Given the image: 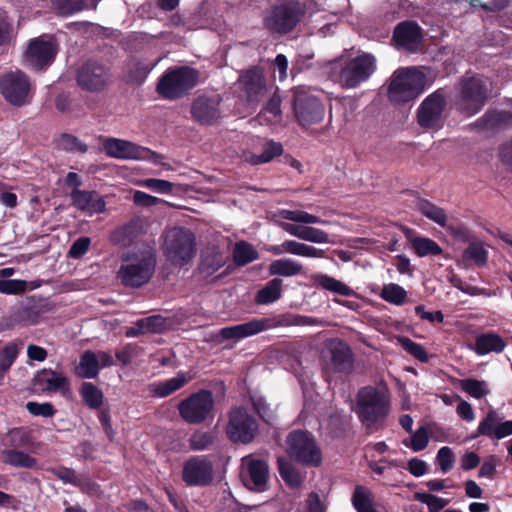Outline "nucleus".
Segmentation results:
<instances>
[{
	"mask_svg": "<svg viewBox=\"0 0 512 512\" xmlns=\"http://www.w3.org/2000/svg\"><path fill=\"white\" fill-rule=\"evenodd\" d=\"M355 413L368 434L385 427L390 413L389 396L373 386L359 389L356 395Z\"/></svg>",
	"mask_w": 512,
	"mask_h": 512,
	"instance_id": "obj_1",
	"label": "nucleus"
},
{
	"mask_svg": "<svg viewBox=\"0 0 512 512\" xmlns=\"http://www.w3.org/2000/svg\"><path fill=\"white\" fill-rule=\"evenodd\" d=\"M317 320L309 316L302 315H278L272 317L253 318L245 323L221 328L218 336L222 340L240 341L244 338L254 336L263 331L286 326H311L315 325Z\"/></svg>",
	"mask_w": 512,
	"mask_h": 512,
	"instance_id": "obj_2",
	"label": "nucleus"
},
{
	"mask_svg": "<svg viewBox=\"0 0 512 512\" xmlns=\"http://www.w3.org/2000/svg\"><path fill=\"white\" fill-rule=\"evenodd\" d=\"M306 13L304 0H282L266 10L263 27L272 35L284 36L297 28Z\"/></svg>",
	"mask_w": 512,
	"mask_h": 512,
	"instance_id": "obj_3",
	"label": "nucleus"
},
{
	"mask_svg": "<svg viewBox=\"0 0 512 512\" xmlns=\"http://www.w3.org/2000/svg\"><path fill=\"white\" fill-rule=\"evenodd\" d=\"M199 72L189 66L169 67L159 78L156 92L166 100H177L198 83Z\"/></svg>",
	"mask_w": 512,
	"mask_h": 512,
	"instance_id": "obj_4",
	"label": "nucleus"
},
{
	"mask_svg": "<svg viewBox=\"0 0 512 512\" xmlns=\"http://www.w3.org/2000/svg\"><path fill=\"white\" fill-rule=\"evenodd\" d=\"M492 92V82L488 77L473 75L460 81L457 109L466 116H473L485 106Z\"/></svg>",
	"mask_w": 512,
	"mask_h": 512,
	"instance_id": "obj_5",
	"label": "nucleus"
},
{
	"mask_svg": "<svg viewBox=\"0 0 512 512\" xmlns=\"http://www.w3.org/2000/svg\"><path fill=\"white\" fill-rule=\"evenodd\" d=\"M196 250V237L190 229L174 227L165 234L163 252L173 266L183 267L190 263Z\"/></svg>",
	"mask_w": 512,
	"mask_h": 512,
	"instance_id": "obj_6",
	"label": "nucleus"
},
{
	"mask_svg": "<svg viewBox=\"0 0 512 512\" xmlns=\"http://www.w3.org/2000/svg\"><path fill=\"white\" fill-rule=\"evenodd\" d=\"M425 75L415 68L396 70L387 89L388 99L395 104L407 103L423 91Z\"/></svg>",
	"mask_w": 512,
	"mask_h": 512,
	"instance_id": "obj_7",
	"label": "nucleus"
},
{
	"mask_svg": "<svg viewBox=\"0 0 512 512\" xmlns=\"http://www.w3.org/2000/svg\"><path fill=\"white\" fill-rule=\"evenodd\" d=\"M289 457L306 467H319L322 463V451L316 439L304 430H293L286 438Z\"/></svg>",
	"mask_w": 512,
	"mask_h": 512,
	"instance_id": "obj_8",
	"label": "nucleus"
},
{
	"mask_svg": "<svg viewBox=\"0 0 512 512\" xmlns=\"http://www.w3.org/2000/svg\"><path fill=\"white\" fill-rule=\"evenodd\" d=\"M228 439L237 444H250L259 432L256 418L243 406L232 408L228 413L225 429Z\"/></svg>",
	"mask_w": 512,
	"mask_h": 512,
	"instance_id": "obj_9",
	"label": "nucleus"
},
{
	"mask_svg": "<svg viewBox=\"0 0 512 512\" xmlns=\"http://www.w3.org/2000/svg\"><path fill=\"white\" fill-rule=\"evenodd\" d=\"M213 409V393L207 389L191 393L177 404V410L181 419L192 425L205 422L212 414Z\"/></svg>",
	"mask_w": 512,
	"mask_h": 512,
	"instance_id": "obj_10",
	"label": "nucleus"
},
{
	"mask_svg": "<svg viewBox=\"0 0 512 512\" xmlns=\"http://www.w3.org/2000/svg\"><path fill=\"white\" fill-rule=\"evenodd\" d=\"M292 108L302 127L321 122L325 114L324 105L319 98L302 87L293 90Z\"/></svg>",
	"mask_w": 512,
	"mask_h": 512,
	"instance_id": "obj_11",
	"label": "nucleus"
},
{
	"mask_svg": "<svg viewBox=\"0 0 512 512\" xmlns=\"http://www.w3.org/2000/svg\"><path fill=\"white\" fill-rule=\"evenodd\" d=\"M376 59L369 53L358 55L341 68L340 83L345 88H356L366 82L376 71Z\"/></svg>",
	"mask_w": 512,
	"mask_h": 512,
	"instance_id": "obj_12",
	"label": "nucleus"
},
{
	"mask_svg": "<svg viewBox=\"0 0 512 512\" xmlns=\"http://www.w3.org/2000/svg\"><path fill=\"white\" fill-rule=\"evenodd\" d=\"M57 54L56 40L47 34L32 39L24 54L27 66L38 70L50 65Z\"/></svg>",
	"mask_w": 512,
	"mask_h": 512,
	"instance_id": "obj_13",
	"label": "nucleus"
},
{
	"mask_svg": "<svg viewBox=\"0 0 512 512\" xmlns=\"http://www.w3.org/2000/svg\"><path fill=\"white\" fill-rule=\"evenodd\" d=\"M0 90L10 104L23 106L30 101V82L21 71H12L0 78Z\"/></svg>",
	"mask_w": 512,
	"mask_h": 512,
	"instance_id": "obj_14",
	"label": "nucleus"
},
{
	"mask_svg": "<svg viewBox=\"0 0 512 512\" xmlns=\"http://www.w3.org/2000/svg\"><path fill=\"white\" fill-rule=\"evenodd\" d=\"M156 267V254L149 245H143L139 254L130 255V287H141L152 278Z\"/></svg>",
	"mask_w": 512,
	"mask_h": 512,
	"instance_id": "obj_15",
	"label": "nucleus"
},
{
	"mask_svg": "<svg viewBox=\"0 0 512 512\" xmlns=\"http://www.w3.org/2000/svg\"><path fill=\"white\" fill-rule=\"evenodd\" d=\"M214 478L213 463L207 456H192L183 466L182 480L187 486H209Z\"/></svg>",
	"mask_w": 512,
	"mask_h": 512,
	"instance_id": "obj_16",
	"label": "nucleus"
},
{
	"mask_svg": "<svg viewBox=\"0 0 512 512\" xmlns=\"http://www.w3.org/2000/svg\"><path fill=\"white\" fill-rule=\"evenodd\" d=\"M395 46L408 52H416L423 40V30L414 20L399 22L393 31Z\"/></svg>",
	"mask_w": 512,
	"mask_h": 512,
	"instance_id": "obj_17",
	"label": "nucleus"
},
{
	"mask_svg": "<svg viewBox=\"0 0 512 512\" xmlns=\"http://www.w3.org/2000/svg\"><path fill=\"white\" fill-rule=\"evenodd\" d=\"M113 364V358L104 351L87 350L80 356L78 365L75 367V374L82 379H94L100 370Z\"/></svg>",
	"mask_w": 512,
	"mask_h": 512,
	"instance_id": "obj_18",
	"label": "nucleus"
},
{
	"mask_svg": "<svg viewBox=\"0 0 512 512\" xmlns=\"http://www.w3.org/2000/svg\"><path fill=\"white\" fill-rule=\"evenodd\" d=\"M471 127L487 135H495L512 128V112L490 109L478 118Z\"/></svg>",
	"mask_w": 512,
	"mask_h": 512,
	"instance_id": "obj_19",
	"label": "nucleus"
},
{
	"mask_svg": "<svg viewBox=\"0 0 512 512\" xmlns=\"http://www.w3.org/2000/svg\"><path fill=\"white\" fill-rule=\"evenodd\" d=\"M445 105V97L439 91L430 94L424 99L418 109V124L423 128H434L437 126Z\"/></svg>",
	"mask_w": 512,
	"mask_h": 512,
	"instance_id": "obj_20",
	"label": "nucleus"
},
{
	"mask_svg": "<svg viewBox=\"0 0 512 512\" xmlns=\"http://www.w3.org/2000/svg\"><path fill=\"white\" fill-rule=\"evenodd\" d=\"M502 421V417L493 409L479 422L473 438L486 436L491 439H503L512 435V420Z\"/></svg>",
	"mask_w": 512,
	"mask_h": 512,
	"instance_id": "obj_21",
	"label": "nucleus"
},
{
	"mask_svg": "<svg viewBox=\"0 0 512 512\" xmlns=\"http://www.w3.org/2000/svg\"><path fill=\"white\" fill-rule=\"evenodd\" d=\"M239 82L249 103L259 102L265 95L267 84L263 69L253 66L239 76Z\"/></svg>",
	"mask_w": 512,
	"mask_h": 512,
	"instance_id": "obj_22",
	"label": "nucleus"
},
{
	"mask_svg": "<svg viewBox=\"0 0 512 512\" xmlns=\"http://www.w3.org/2000/svg\"><path fill=\"white\" fill-rule=\"evenodd\" d=\"M35 381L48 393H59L65 398H69L72 394L70 380L61 371L42 369L36 374Z\"/></svg>",
	"mask_w": 512,
	"mask_h": 512,
	"instance_id": "obj_23",
	"label": "nucleus"
},
{
	"mask_svg": "<svg viewBox=\"0 0 512 512\" xmlns=\"http://www.w3.org/2000/svg\"><path fill=\"white\" fill-rule=\"evenodd\" d=\"M70 197L72 205L86 216L103 213L106 209L103 197L96 191L72 189Z\"/></svg>",
	"mask_w": 512,
	"mask_h": 512,
	"instance_id": "obj_24",
	"label": "nucleus"
},
{
	"mask_svg": "<svg viewBox=\"0 0 512 512\" xmlns=\"http://www.w3.org/2000/svg\"><path fill=\"white\" fill-rule=\"evenodd\" d=\"M220 101L205 96L197 97L191 105V114L201 125H212L220 118Z\"/></svg>",
	"mask_w": 512,
	"mask_h": 512,
	"instance_id": "obj_25",
	"label": "nucleus"
},
{
	"mask_svg": "<svg viewBox=\"0 0 512 512\" xmlns=\"http://www.w3.org/2000/svg\"><path fill=\"white\" fill-rule=\"evenodd\" d=\"M78 85L87 91H98L106 83V72L103 66L95 62L85 63L78 71Z\"/></svg>",
	"mask_w": 512,
	"mask_h": 512,
	"instance_id": "obj_26",
	"label": "nucleus"
},
{
	"mask_svg": "<svg viewBox=\"0 0 512 512\" xmlns=\"http://www.w3.org/2000/svg\"><path fill=\"white\" fill-rule=\"evenodd\" d=\"M330 355L333 372L348 374L352 371L354 364L353 352L343 340H337L331 345Z\"/></svg>",
	"mask_w": 512,
	"mask_h": 512,
	"instance_id": "obj_27",
	"label": "nucleus"
},
{
	"mask_svg": "<svg viewBox=\"0 0 512 512\" xmlns=\"http://www.w3.org/2000/svg\"><path fill=\"white\" fill-rule=\"evenodd\" d=\"M268 251L277 256L289 253L308 258H323L325 255L324 250L295 240H285L280 245H272L268 248Z\"/></svg>",
	"mask_w": 512,
	"mask_h": 512,
	"instance_id": "obj_28",
	"label": "nucleus"
},
{
	"mask_svg": "<svg viewBox=\"0 0 512 512\" xmlns=\"http://www.w3.org/2000/svg\"><path fill=\"white\" fill-rule=\"evenodd\" d=\"M192 379L193 376L190 372L179 371L173 378L163 382L153 383L151 385V392L155 397L164 398L180 390Z\"/></svg>",
	"mask_w": 512,
	"mask_h": 512,
	"instance_id": "obj_29",
	"label": "nucleus"
},
{
	"mask_svg": "<svg viewBox=\"0 0 512 512\" xmlns=\"http://www.w3.org/2000/svg\"><path fill=\"white\" fill-rule=\"evenodd\" d=\"M226 263L223 252L216 247L207 249L202 255L198 270L205 277L212 276Z\"/></svg>",
	"mask_w": 512,
	"mask_h": 512,
	"instance_id": "obj_30",
	"label": "nucleus"
},
{
	"mask_svg": "<svg viewBox=\"0 0 512 512\" xmlns=\"http://www.w3.org/2000/svg\"><path fill=\"white\" fill-rule=\"evenodd\" d=\"M505 347L504 339L493 332L480 334L475 340V352L481 356L491 352L501 353Z\"/></svg>",
	"mask_w": 512,
	"mask_h": 512,
	"instance_id": "obj_31",
	"label": "nucleus"
},
{
	"mask_svg": "<svg viewBox=\"0 0 512 512\" xmlns=\"http://www.w3.org/2000/svg\"><path fill=\"white\" fill-rule=\"evenodd\" d=\"M1 460L4 464L16 468L36 469L38 461L30 454L18 449H2Z\"/></svg>",
	"mask_w": 512,
	"mask_h": 512,
	"instance_id": "obj_32",
	"label": "nucleus"
},
{
	"mask_svg": "<svg viewBox=\"0 0 512 512\" xmlns=\"http://www.w3.org/2000/svg\"><path fill=\"white\" fill-rule=\"evenodd\" d=\"M23 348V341L15 340L0 349V385Z\"/></svg>",
	"mask_w": 512,
	"mask_h": 512,
	"instance_id": "obj_33",
	"label": "nucleus"
},
{
	"mask_svg": "<svg viewBox=\"0 0 512 512\" xmlns=\"http://www.w3.org/2000/svg\"><path fill=\"white\" fill-rule=\"evenodd\" d=\"M248 473L254 488L259 491H265L269 477V465L263 459H252L248 463Z\"/></svg>",
	"mask_w": 512,
	"mask_h": 512,
	"instance_id": "obj_34",
	"label": "nucleus"
},
{
	"mask_svg": "<svg viewBox=\"0 0 512 512\" xmlns=\"http://www.w3.org/2000/svg\"><path fill=\"white\" fill-rule=\"evenodd\" d=\"M166 329V320L161 315H152L136 321L134 327H130V336L144 333H160Z\"/></svg>",
	"mask_w": 512,
	"mask_h": 512,
	"instance_id": "obj_35",
	"label": "nucleus"
},
{
	"mask_svg": "<svg viewBox=\"0 0 512 512\" xmlns=\"http://www.w3.org/2000/svg\"><path fill=\"white\" fill-rule=\"evenodd\" d=\"M303 266L290 258L277 259L269 264L268 272L271 276L291 277L301 274Z\"/></svg>",
	"mask_w": 512,
	"mask_h": 512,
	"instance_id": "obj_36",
	"label": "nucleus"
},
{
	"mask_svg": "<svg viewBox=\"0 0 512 512\" xmlns=\"http://www.w3.org/2000/svg\"><path fill=\"white\" fill-rule=\"evenodd\" d=\"M283 281L280 278H273L255 295V302L258 305L274 303L281 297Z\"/></svg>",
	"mask_w": 512,
	"mask_h": 512,
	"instance_id": "obj_37",
	"label": "nucleus"
},
{
	"mask_svg": "<svg viewBox=\"0 0 512 512\" xmlns=\"http://www.w3.org/2000/svg\"><path fill=\"white\" fill-rule=\"evenodd\" d=\"M415 206L417 210L426 218L442 227L446 225L447 215L443 208L423 198H418Z\"/></svg>",
	"mask_w": 512,
	"mask_h": 512,
	"instance_id": "obj_38",
	"label": "nucleus"
},
{
	"mask_svg": "<svg viewBox=\"0 0 512 512\" xmlns=\"http://www.w3.org/2000/svg\"><path fill=\"white\" fill-rule=\"evenodd\" d=\"M411 246L418 257L439 256L443 253L440 245L428 237H415L411 240Z\"/></svg>",
	"mask_w": 512,
	"mask_h": 512,
	"instance_id": "obj_39",
	"label": "nucleus"
},
{
	"mask_svg": "<svg viewBox=\"0 0 512 512\" xmlns=\"http://www.w3.org/2000/svg\"><path fill=\"white\" fill-rule=\"evenodd\" d=\"M259 258L258 251L248 242L240 241L235 244L233 261L236 266H245Z\"/></svg>",
	"mask_w": 512,
	"mask_h": 512,
	"instance_id": "obj_40",
	"label": "nucleus"
},
{
	"mask_svg": "<svg viewBox=\"0 0 512 512\" xmlns=\"http://www.w3.org/2000/svg\"><path fill=\"white\" fill-rule=\"evenodd\" d=\"M278 472L283 481L291 488H298L302 484V477L297 469L284 457L277 459Z\"/></svg>",
	"mask_w": 512,
	"mask_h": 512,
	"instance_id": "obj_41",
	"label": "nucleus"
},
{
	"mask_svg": "<svg viewBox=\"0 0 512 512\" xmlns=\"http://www.w3.org/2000/svg\"><path fill=\"white\" fill-rule=\"evenodd\" d=\"M30 443V433L25 428L11 429L2 439L4 449H18L28 446Z\"/></svg>",
	"mask_w": 512,
	"mask_h": 512,
	"instance_id": "obj_42",
	"label": "nucleus"
},
{
	"mask_svg": "<svg viewBox=\"0 0 512 512\" xmlns=\"http://www.w3.org/2000/svg\"><path fill=\"white\" fill-rule=\"evenodd\" d=\"M83 402L91 409L99 408L103 403V393L93 383L84 382L80 387Z\"/></svg>",
	"mask_w": 512,
	"mask_h": 512,
	"instance_id": "obj_43",
	"label": "nucleus"
},
{
	"mask_svg": "<svg viewBox=\"0 0 512 512\" xmlns=\"http://www.w3.org/2000/svg\"><path fill=\"white\" fill-rule=\"evenodd\" d=\"M317 280L319 285L325 290L347 297L354 294V291L345 283L327 274H320Z\"/></svg>",
	"mask_w": 512,
	"mask_h": 512,
	"instance_id": "obj_44",
	"label": "nucleus"
},
{
	"mask_svg": "<svg viewBox=\"0 0 512 512\" xmlns=\"http://www.w3.org/2000/svg\"><path fill=\"white\" fill-rule=\"evenodd\" d=\"M429 440V428L427 426H421L412 434L410 438L404 439L403 444L414 452H419L428 446Z\"/></svg>",
	"mask_w": 512,
	"mask_h": 512,
	"instance_id": "obj_45",
	"label": "nucleus"
},
{
	"mask_svg": "<svg viewBox=\"0 0 512 512\" xmlns=\"http://www.w3.org/2000/svg\"><path fill=\"white\" fill-rule=\"evenodd\" d=\"M464 261H472L478 267L486 265L488 260V251L481 243H470L462 253Z\"/></svg>",
	"mask_w": 512,
	"mask_h": 512,
	"instance_id": "obj_46",
	"label": "nucleus"
},
{
	"mask_svg": "<svg viewBox=\"0 0 512 512\" xmlns=\"http://www.w3.org/2000/svg\"><path fill=\"white\" fill-rule=\"evenodd\" d=\"M380 297L388 303L400 306L403 305L407 298V293L403 287L398 284L390 283L384 285L380 293Z\"/></svg>",
	"mask_w": 512,
	"mask_h": 512,
	"instance_id": "obj_47",
	"label": "nucleus"
},
{
	"mask_svg": "<svg viewBox=\"0 0 512 512\" xmlns=\"http://www.w3.org/2000/svg\"><path fill=\"white\" fill-rule=\"evenodd\" d=\"M103 148L107 155L114 158H128V142L116 138H102Z\"/></svg>",
	"mask_w": 512,
	"mask_h": 512,
	"instance_id": "obj_48",
	"label": "nucleus"
},
{
	"mask_svg": "<svg viewBox=\"0 0 512 512\" xmlns=\"http://www.w3.org/2000/svg\"><path fill=\"white\" fill-rule=\"evenodd\" d=\"M158 62L159 59L156 61L140 60L136 62L134 68L130 70V83L143 84Z\"/></svg>",
	"mask_w": 512,
	"mask_h": 512,
	"instance_id": "obj_49",
	"label": "nucleus"
},
{
	"mask_svg": "<svg viewBox=\"0 0 512 512\" xmlns=\"http://www.w3.org/2000/svg\"><path fill=\"white\" fill-rule=\"evenodd\" d=\"M461 389L475 399H482L489 393L484 380L467 378L460 381Z\"/></svg>",
	"mask_w": 512,
	"mask_h": 512,
	"instance_id": "obj_50",
	"label": "nucleus"
},
{
	"mask_svg": "<svg viewBox=\"0 0 512 512\" xmlns=\"http://www.w3.org/2000/svg\"><path fill=\"white\" fill-rule=\"evenodd\" d=\"M215 434L212 431H195L189 438V446L193 451L207 450L213 445Z\"/></svg>",
	"mask_w": 512,
	"mask_h": 512,
	"instance_id": "obj_51",
	"label": "nucleus"
},
{
	"mask_svg": "<svg viewBox=\"0 0 512 512\" xmlns=\"http://www.w3.org/2000/svg\"><path fill=\"white\" fill-rule=\"evenodd\" d=\"M352 504L357 512H368L372 505L370 492L363 486H357L352 495Z\"/></svg>",
	"mask_w": 512,
	"mask_h": 512,
	"instance_id": "obj_52",
	"label": "nucleus"
},
{
	"mask_svg": "<svg viewBox=\"0 0 512 512\" xmlns=\"http://www.w3.org/2000/svg\"><path fill=\"white\" fill-rule=\"evenodd\" d=\"M283 147L280 143L269 141L264 145L263 151L259 155H253V164L268 163L273 160L276 156L281 155Z\"/></svg>",
	"mask_w": 512,
	"mask_h": 512,
	"instance_id": "obj_53",
	"label": "nucleus"
},
{
	"mask_svg": "<svg viewBox=\"0 0 512 512\" xmlns=\"http://www.w3.org/2000/svg\"><path fill=\"white\" fill-rule=\"evenodd\" d=\"M414 499L426 504L429 512H440L449 503V500L447 499L425 492H416L414 494Z\"/></svg>",
	"mask_w": 512,
	"mask_h": 512,
	"instance_id": "obj_54",
	"label": "nucleus"
},
{
	"mask_svg": "<svg viewBox=\"0 0 512 512\" xmlns=\"http://www.w3.org/2000/svg\"><path fill=\"white\" fill-rule=\"evenodd\" d=\"M162 158L160 154L130 142V160H149L154 164H159Z\"/></svg>",
	"mask_w": 512,
	"mask_h": 512,
	"instance_id": "obj_55",
	"label": "nucleus"
},
{
	"mask_svg": "<svg viewBox=\"0 0 512 512\" xmlns=\"http://www.w3.org/2000/svg\"><path fill=\"white\" fill-rule=\"evenodd\" d=\"M399 341L403 349L414 358L422 363H427L429 361V356L421 344L412 341L408 337H401Z\"/></svg>",
	"mask_w": 512,
	"mask_h": 512,
	"instance_id": "obj_56",
	"label": "nucleus"
},
{
	"mask_svg": "<svg viewBox=\"0 0 512 512\" xmlns=\"http://www.w3.org/2000/svg\"><path fill=\"white\" fill-rule=\"evenodd\" d=\"M27 282L19 279H0V293L17 295L26 291Z\"/></svg>",
	"mask_w": 512,
	"mask_h": 512,
	"instance_id": "obj_57",
	"label": "nucleus"
},
{
	"mask_svg": "<svg viewBox=\"0 0 512 512\" xmlns=\"http://www.w3.org/2000/svg\"><path fill=\"white\" fill-rule=\"evenodd\" d=\"M137 184L161 194H171L174 188V184L172 182L156 178H148L137 182Z\"/></svg>",
	"mask_w": 512,
	"mask_h": 512,
	"instance_id": "obj_58",
	"label": "nucleus"
},
{
	"mask_svg": "<svg viewBox=\"0 0 512 512\" xmlns=\"http://www.w3.org/2000/svg\"><path fill=\"white\" fill-rule=\"evenodd\" d=\"M437 463L443 473L449 472L454 465L455 455L450 447H441L436 455Z\"/></svg>",
	"mask_w": 512,
	"mask_h": 512,
	"instance_id": "obj_59",
	"label": "nucleus"
},
{
	"mask_svg": "<svg viewBox=\"0 0 512 512\" xmlns=\"http://www.w3.org/2000/svg\"><path fill=\"white\" fill-rule=\"evenodd\" d=\"M99 0H85L83 4H77L74 0H57L59 11L62 14H72L84 8L95 7Z\"/></svg>",
	"mask_w": 512,
	"mask_h": 512,
	"instance_id": "obj_60",
	"label": "nucleus"
},
{
	"mask_svg": "<svg viewBox=\"0 0 512 512\" xmlns=\"http://www.w3.org/2000/svg\"><path fill=\"white\" fill-rule=\"evenodd\" d=\"M26 409L34 416H42L45 418L52 417L56 413L54 406L49 402L38 403L30 401L26 404Z\"/></svg>",
	"mask_w": 512,
	"mask_h": 512,
	"instance_id": "obj_61",
	"label": "nucleus"
},
{
	"mask_svg": "<svg viewBox=\"0 0 512 512\" xmlns=\"http://www.w3.org/2000/svg\"><path fill=\"white\" fill-rule=\"evenodd\" d=\"M58 145L60 148L67 150V151H77L84 153L87 151V145L82 143L77 137L70 135V134H64L60 137Z\"/></svg>",
	"mask_w": 512,
	"mask_h": 512,
	"instance_id": "obj_62",
	"label": "nucleus"
},
{
	"mask_svg": "<svg viewBox=\"0 0 512 512\" xmlns=\"http://www.w3.org/2000/svg\"><path fill=\"white\" fill-rule=\"evenodd\" d=\"M301 240L313 243H328L329 235L327 232L321 229L311 226H305Z\"/></svg>",
	"mask_w": 512,
	"mask_h": 512,
	"instance_id": "obj_63",
	"label": "nucleus"
},
{
	"mask_svg": "<svg viewBox=\"0 0 512 512\" xmlns=\"http://www.w3.org/2000/svg\"><path fill=\"white\" fill-rule=\"evenodd\" d=\"M91 239L89 237H80L71 245L68 255L73 259L82 258L89 250Z\"/></svg>",
	"mask_w": 512,
	"mask_h": 512,
	"instance_id": "obj_64",
	"label": "nucleus"
}]
</instances>
